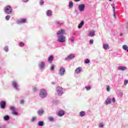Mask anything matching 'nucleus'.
<instances>
[{
    "mask_svg": "<svg viewBox=\"0 0 128 128\" xmlns=\"http://www.w3.org/2000/svg\"><path fill=\"white\" fill-rule=\"evenodd\" d=\"M57 36H58L57 40L58 42H66V36H64V29H61L56 32Z\"/></svg>",
    "mask_w": 128,
    "mask_h": 128,
    "instance_id": "1",
    "label": "nucleus"
},
{
    "mask_svg": "<svg viewBox=\"0 0 128 128\" xmlns=\"http://www.w3.org/2000/svg\"><path fill=\"white\" fill-rule=\"evenodd\" d=\"M4 12L6 14H10L12 12V6H8L4 8Z\"/></svg>",
    "mask_w": 128,
    "mask_h": 128,
    "instance_id": "2",
    "label": "nucleus"
},
{
    "mask_svg": "<svg viewBox=\"0 0 128 128\" xmlns=\"http://www.w3.org/2000/svg\"><path fill=\"white\" fill-rule=\"evenodd\" d=\"M39 96L41 98H46L48 96V92H46V90L45 89H42L40 91Z\"/></svg>",
    "mask_w": 128,
    "mask_h": 128,
    "instance_id": "3",
    "label": "nucleus"
},
{
    "mask_svg": "<svg viewBox=\"0 0 128 128\" xmlns=\"http://www.w3.org/2000/svg\"><path fill=\"white\" fill-rule=\"evenodd\" d=\"M56 92L58 94V95L59 96H62L64 92L62 91V88L60 86H58L56 88Z\"/></svg>",
    "mask_w": 128,
    "mask_h": 128,
    "instance_id": "4",
    "label": "nucleus"
},
{
    "mask_svg": "<svg viewBox=\"0 0 128 128\" xmlns=\"http://www.w3.org/2000/svg\"><path fill=\"white\" fill-rule=\"evenodd\" d=\"M58 74L60 76H64V74H66V68L64 67H60L58 72Z\"/></svg>",
    "mask_w": 128,
    "mask_h": 128,
    "instance_id": "5",
    "label": "nucleus"
},
{
    "mask_svg": "<svg viewBox=\"0 0 128 128\" xmlns=\"http://www.w3.org/2000/svg\"><path fill=\"white\" fill-rule=\"evenodd\" d=\"M12 86L16 90H18V91L20 90V88H18V83L16 82L12 81Z\"/></svg>",
    "mask_w": 128,
    "mask_h": 128,
    "instance_id": "6",
    "label": "nucleus"
},
{
    "mask_svg": "<svg viewBox=\"0 0 128 128\" xmlns=\"http://www.w3.org/2000/svg\"><path fill=\"white\" fill-rule=\"evenodd\" d=\"M76 58L74 54H71L65 58V60H70Z\"/></svg>",
    "mask_w": 128,
    "mask_h": 128,
    "instance_id": "7",
    "label": "nucleus"
},
{
    "mask_svg": "<svg viewBox=\"0 0 128 128\" xmlns=\"http://www.w3.org/2000/svg\"><path fill=\"white\" fill-rule=\"evenodd\" d=\"M0 108L2 110H4L6 108V102L4 100H2L0 102Z\"/></svg>",
    "mask_w": 128,
    "mask_h": 128,
    "instance_id": "8",
    "label": "nucleus"
},
{
    "mask_svg": "<svg viewBox=\"0 0 128 128\" xmlns=\"http://www.w3.org/2000/svg\"><path fill=\"white\" fill-rule=\"evenodd\" d=\"M10 110L12 111V114L14 116H18V112H16V107L12 106L10 107Z\"/></svg>",
    "mask_w": 128,
    "mask_h": 128,
    "instance_id": "9",
    "label": "nucleus"
},
{
    "mask_svg": "<svg viewBox=\"0 0 128 128\" xmlns=\"http://www.w3.org/2000/svg\"><path fill=\"white\" fill-rule=\"evenodd\" d=\"M86 8V5L84 4H80L78 6V8L80 12H84V8Z\"/></svg>",
    "mask_w": 128,
    "mask_h": 128,
    "instance_id": "10",
    "label": "nucleus"
},
{
    "mask_svg": "<svg viewBox=\"0 0 128 128\" xmlns=\"http://www.w3.org/2000/svg\"><path fill=\"white\" fill-rule=\"evenodd\" d=\"M26 22V19L22 18L20 20L17 21L16 24H24Z\"/></svg>",
    "mask_w": 128,
    "mask_h": 128,
    "instance_id": "11",
    "label": "nucleus"
},
{
    "mask_svg": "<svg viewBox=\"0 0 128 128\" xmlns=\"http://www.w3.org/2000/svg\"><path fill=\"white\" fill-rule=\"evenodd\" d=\"M58 116H64L66 114V112L64 110H60L58 113Z\"/></svg>",
    "mask_w": 128,
    "mask_h": 128,
    "instance_id": "12",
    "label": "nucleus"
},
{
    "mask_svg": "<svg viewBox=\"0 0 128 128\" xmlns=\"http://www.w3.org/2000/svg\"><path fill=\"white\" fill-rule=\"evenodd\" d=\"M111 6L113 8L114 16L115 18H116V8L114 7V4H112Z\"/></svg>",
    "mask_w": 128,
    "mask_h": 128,
    "instance_id": "13",
    "label": "nucleus"
},
{
    "mask_svg": "<svg viewBox=\"0 0 128 128\" xmlns=\"http://www.w3.org/2000/svg\"><path fill=\"white\" fill-rule=\"evenodd\" d=\"M46 66V63L44 62H40L38 64L40 68H44Z\"/></svg>",
    "mask_w": 128,
    "mask_h": 128,
    "instance_id": "14",
    "label": "nucleus"
},
{
    "mask_svg": "<svg viewBox=\"0 0 128 128\" xmlns=\"http://www.w3.org/2000/svg\"><path fill=\"white\" fill-rule=\"evenodd\" d=\"M54 56L50 55L48 58V62L52 64V61L54 60Z\"/></svg>",
    "mask_w": 128,
    "mask_h": 128,
    "instance_id": "15",
    "label": "nucleus"
},
{
    "mask_svg": "<svg viewBox=\"0 0 128 128\" xmlns=\"http://www.w3.org/2000/svg\"><path fill=\"white\" fill-rule=\"evenodd\" d=\"M44 111L42 109H40V110H38V111L37 112V114H38V116H40L44 114Z\"/></svg>",
    "mask_w": 128,
    "mask_h": 128,
    "instance_id": "16",
    "label": "nucleus"
},
{
    "mask_svg": "<svg viewBox=\"0 0 128 128\" xmlns=\"http://www.w3.org/2000/svg\"><path fill=\"white\" fill-rule=\"evenodd\" d=\"M82 72V68L78 67L76 70H75L74 72L76 74H80V72Z\"/></svg>",
    "mask_w": 128,
    "mask_h": 128,
    "instance_id": "17",
    "label": "nucleus"
},
{
    "mask_svg": "<svg viewBox=\"0 0 128 128\" xmlns=\"http://www.w3.org/2000/svg\"><path fill=\"white\" fill-rule=\"evenodd\" d=\"M112 104V98H108L106 100V106H108V104Z\"/></svg>",
    "mask_w": 128,
    "mask_h": 128,
    "instance_id": "18",
    "label": "nucleus"
},
{
    "mask_svg": "<svg viewBox=\"0 0 128 128\" xmlns=\"http://www.w3.org/2000/svg\"><path fill=\"white\" fill-rule=\"evenodd\" d=\"M10 120V116L5 115L4 116V122H8V120Z\"/></svg>",
    "mask_w": 128,
    "mask_h": 128,
    "instance_id": "19",
    "label": "nucleus"
},
{
    "mask_svg": "<svg viewBox=\"0 0 128 128\" xmlns=\"http://www.w3.org/2000/svg\"><path fill=\"white\" fill-rule=\"evenodd\" d=\"M88 36H96V32H94V30H92L90 32V33L88 34Z\"/></svg>",
    "mask_w": 128,
    "mask_h": 128,
    "instance_id": "20",
    "label": "nucleus"
},
{
    "mask_svg": "<svg viewBox=\"0 0 128 128\" xmlns=\"http://www.w3.org/2000/svg\"><path fill=\"white\" fill-rule=\"evenodd\" d=\"M118 70H126V67L124 66H120L118 68Z\"/></svg>",
    "mask_w": 128,
    "mask_h": 128,
    "instance_id": "21",
    "label": "nucleus"
},
{
    "mask_svg": "<svg viewBox=\"0 0 128 128\" xmlns=\"http://www.w3.org/2000/svg\"><path fill=\"white\" fill-rule=\"evenodd\" d=\"M84 24V21L82 20L78 25V28H82V26Z\"/></svg>",
    "mask_w": 128,
    "mask_h": 128,
    "instance_id": "22",
    "label": "nucleus"
},
{
    "mask_svg": "<svg viewBox=\"0 0 128 128\" xmlns=\"http://www.w3.org/2000/svg\"><path fill=\"white\" fill-rule=\"evenodd\" d=\"M103 48H104L105 50H110V46L108 44H103Z\"/></svg>",
    "mask_w": 128,
    "mask_h": 128,
    "instance_id": "23",
    "label": "nucleus"
},
{
    "mask_svg": "<svg viewBox=\"0 0 128 128\" xmlns=\"http://www.w3.org/2000/svg\"><path fill=\"white\" fill-rule=\"evenodd\" d=\"M44 121H39L38 124V126H44Z\"/></svg>",
    "mask_w": 128,
    "mask_h": 128,
    "instance_id": "24",
    "label": "nucleus"
},
{
    "mask_svg": "<svg viewBox=\"0 0 128 128\" xmlns=\"http://www.w3.org/2000/svg\"><path fill=\"white\" fill-rule=\"evenodd\" d=\"M68 6L70 8H72L74 6V2H72V1H70L69 2Z\"/></svg>",
    "mask_w": 128,
    "mask_h": 128,
    "instance_id": "25",
    "label": "nucleus"
},
{
    "mask_svg": "<svg viewBox=\"0 0 128 128\" xmlns=\"http://www.w3.org/2000/svg\"><path fill=\"white\" fill-rule=\"evenodd\" d=\"M80 116H86V112L84 111H81L80 113Z\"/></svg>",
    "mask_w": 128,
    "mask_h": 128,
    "instance_id": "26",
    "label": "nucleus"
},
{
    "mask_svg": "<svg viewBox=\"0 0 128 128\" xmlns=\"http://www.w3.org/2000/svg\"><path fill=\"white\" fill-rule=\"evenodd\" d=\"M122 48L124 50H126L127 52H128V46L126 45H124L122 46Z\"/></svg>",
    "mask_w": 128,
    "mask_h": 128,
    "instance_id": "27",
    "label": "nucleus"
},
{
    "mask_svg": "<svg viewBox=\"0 0 128 128\" xmlns=\"http://www.w3.org/2000/svg\"><path fill=\"white\" fill-rule=\"evenodd\" d=\"M55 24H56L57 26H62V24H64V23H61L58 21H56L55 22Z\"/></svg>",
    "mask_w": 128,
    "mask_h": 128,
    "instance_id": "28",
    "label": "nucleus"
},
{
    "mask_svg": "<svg viewBox=\"0 0 128 128\" xmlns=\"http://www.w3.org/2000/svg\"><path fill=\"white\" fill-rule=\"evenodd\" d=\"M46 14L48 16H52V12L50 10H47Z\"/></svg>",
    "mask_w": 128,
    "mask_h": 128,
    "instance_id": "29",
    "label": "nucleus"
},
{
    "mask_svg": "<svg viewBox=\"0 0 128 128\" xmlns=\"http://www.w3.org/2000/svg\"><path fill=\"white\" fill-rule=\"evenodd\" d=\"M48 120L49 122H54V118H52V117H48Z\"/></svg>",
    "mask_w": 128,
    "mask_h": 128,
    "instance_id": "30",
    "label": "nucleus"
},
{
    "mask_svg": "<svg viewBox=\"0 0 128 128\" xmlns=\"http://www.w3.org/2000/svg\"><path fill=\"white\" fill-rule=\"evenodd\" d=\"M85 88H86V90H90L92 87L90 86H86Z\"/></svg>",
    "mask_w": 128,
    "mask_h": 128,
    "instance_id": "31",
    "label": "nucleus"
},
{
    "mask_svg": "<svg viewBox=\"0 0 128 128\" xmlns=\"http://www.w3.org/2000/svg\"><path fill=\"white\" fill-rule=\"evenodd\" d=\"M90 60L88 58H86L84 60V63L85 64H90Z\"/></svg>",
    "mask_w": 128,
    "mask_h": 128,
    "instance_id": "32",
    "label": "nucleus"
},
{
    "mask_svg": "<svg viewBox=\"0 0 128 128\" xmlns=\"http://www.w3.org/2000/svg\"><path fill=\"white\" fill-rule=\"evenodd\" d=\"M5 18L6 20H10V16L7 15L6 16Z\"/></svg>",
    "mask_w": 128,
    "mask_h": 128,
    "instance_id": "33",
    "label": "nucleus"
},
{
    "mask_svg": "<svg viewBox=\"0 0 128 128\" xmlns=\"http://www.w3.org/2000/svg\"><path fill=\"white\" fill-rule=\"evenodd\" d=\"M44 4V0H40V6H43Z\"/></svg>",
    "mask_w": 128,
    "mask_h": 128,
    "instance_id": "34",
    "label": "nucleus"
},
{
    "mask_svg": "<svg viewBox=\"0 0 128 128\" xmlns=\"http://www.w3.org/2000/svg\"><path fill=\"white\" fill-rule=\"evenodd\" d=\"M4 50L5 52H8V46H6L4 48Z\"/></svg>",
    "mask_w": 128,
    "mask_h": 128,
    "instance_id": "35",
    "label": "nucleus"
},
{
    "mask_svg": "<svg viewBox=\"0 0 128 128\" xmlns=\"http://www.w3.org/2000/svg\"><path fill=\"white\" fill-rule=\"evenodd\" d=\"M104 123H100L98 124V126L100 128H104Z\"/></svg>",
    "mask_w": 128,
    "mask_h": 128,
    "instance_id": "36",
    "label": "nucleus"
},
{
    "mask_svg": "<svg viewBox=\"0 0 128 128\" xmlns=\"http://www.w3.org/2000/svg\"><path fill=\"white\" fill-rule=\"evenodd\" d=\"M24 46V44L22 42H20L19 43V46L20 47H22Z\"/></svg>",
    "mask_w": 128,
    "mask_h": 128,
    "instance_id": "37",
    "label": "nucleus"
},
{
    "mask_svg": "<svg viewBox=\"0 0 128 128\" xmlns=\"http://www.w3.org/2000/svg\"><path fill=\"white\" fill-rule=\"evenodd\" d=\"M54 70V65L52 64L50 67V70Z\"/></svg>",
    "mask_w": 128,
    "mask_h": 128,
    "instance_id": "38",
    "label": "nucleus"
},
{
    "mask_svg": "<svg viewBox=\"0 0 128 128\" xmlns=\"http://www.w3.org/2000/svg\"><path fill=\"white\" fill-rule=\"evenodd\" d=\"M36 120V118L32 117V120H31V122H34V120Z\"/></svg>",
    "mask_w": 128,
    "mask_h": 128,
    "instance_id": "39",
    "label": "nucleus"
},
{
    "mask_svg": "<svg viewBox=\"0 0 128 128\" xmlns=\"http://www.w3.org/2000/svg\"><path fill=\"white\" fill-rule=\"evenodd\" d=\"M70 40L72 42H74V37H72Z\"/></svg>",
    "mask_w": 128,
    "mask_h": 128,
    "instance_id": "40",
    "label": "nucleus"
},
{
    "mask_svg": "<svg viewBox=\"0 0 128 128\" xmlns=\"http://www.w3.org/2000/svg\"><path fill=\"white\" fill-rule=\"evenodd\" d=\"M89 43L90 44H94V40L92 39L90 40Z\"/></svg>",
    "mask_w": 128,
    "mask_h": 128,
    "instance_id": "41",
    "label": "nucleus"
},
{
    "mask_svg": "<svg viewBox=\"0 0 128 128\" xmlns=\"http://www.w3.org/2000/svg\"><path fill=\"white\" fill-rule=\"evenodd\" d=\"M110 86H106L107 92H110Z\"/></svg>",
    "mask_w": 128,
    "mask_h": 128,
    "instance_id": "42",
    "label": "nucleus"
},
{
    "mask_svg": "<svg viewBox=\"0 0 128 128\" xmlns=\"http://www.w3.org/2000/svg\"><path fill=\"white\" fill-rule=\"evenodd\" d=\"M112 102H114H114H116V98H113L112 99Z\"/></svg>",
    "mask_w": 128,
    "mask_h": 128,
    "instance_id": "43",
    "label": "nucleus"
},
{
    "mask_svg": "<svg viewBox=\"0 0 128 128\" xmlns=\"http://www.w3.org/2000/svg\"><path fill=\"white\" fill-rule=\"evenodd\" d=\"M128 84V80H125L124 81V84L126 86V84Z\"/></svg>",
    "mask_w": 128,
    "mask_h": 128,
    "instance_id": "44",
    "label": "nucleus"
},
{
    "mask_svg": "<svg viewBox=\"0 0 128 128\" xmlns=\"http://www.w3.org/2000/svg\"><path fill=\"white\" fill-rule=\"evenodd\" d=\"M118 95L120 96V98H122V92H119Z\"/></svg>",
    "mask_w": 128,
    "mask_h": 128,
    "instance_id": "45",
    "label": "nucleus"
},
{
    "mask_svg": "<svg viewBox=\"0 0 128 128\" xmlns=\"http://www.w3.org/2000/svg\"><path fill=\"white\" fill-rule=\"evenodd\" d=\"M33 90L34 92H38V88H36V87L34 88H33Z\"/></svg>",
    "mask_w": 128,
    "mask_h": 128,
    "instance_id": "46",
    "label": "nucleus"
},
{
    "mask_svg": "<svg viewBox=\"0 0 128 128\" xmlns=\"http://www.w3.org/2000/svg\"><path fill=\"white\" fill-rule=\"evenodd\" d=\"M28 2V0H22V2Z\"/></svg>",
    "mask_w": 128,
    "mask_h": 128,
    "instance_id": "47",
    "label": "nucleus"
},
{
    "mask_svg": "<svg viewBox=\"0 0 128 128\" xmlns=\"http://www.w3.org/2000/svg\"><path fill=\"white\" fill-rule=\"evenodd\" d=\"M24 100H20V104H24Z\"/></svg>",
    "mask_w": 128,
    "mask_h": 128,
    "instance_id": "48",
    "label": "nucleus"
},
{
    "mask_svg": "<svg viewBox=\"0 0 128 128\" xmlns=\"http://www.w3.org/2000/svg\"><path fill=\"white\" fill-rule=\"evenodd\" d=\"M74 0V2H80V0Z\"/></svg>",
    "mask_w": 128,
    "mask_h": 128,
    "instance_id": "49",
    "label": "nucleus"
},
{
    "mask_svg": "<svg viewBox=\"0 0 128 128\" xmlns=\"http://www.w3.org/2000/svg\"><path fill=\"white\" fill-rule=\"evenodd\" d=\"M122 36V33H120V36Z\"/></svg>",
    "mask_w": 128,
    "mask_h": 128,
    "instance_id": "50",
    "label": "nucleus"
},
{
    "mask_svg": "<svg viewBox=\"0 0 128 128\" xmlns=\"http://www.w3.org/2000/svg\"><path fill=\"white\" fill-rule=\"evenodd\" d=\"M126 26H126V28H128V23H126Z\"/></svg>",
    "mask_w": 128,
    "mask_h": 128,
    "instance_id": "51",
    "label": "nucleus"
},
{
    "mask_svg": "<svg viewBox=\"0 0 128 128\" xmlns=\"http://www.w3.org/2000/svg\"><path fill=\"white\" fill-rule=\"evenodd\" d=\"M52 84H56L54 83V82H52Z\"/></svg>",
    "mask_w": 128,
    "mask_h": 128,
    "instance_id": "52",
    "label": "nucleus"
},
{
    "mask_svg": "<svg viewBox=\"0 0 128 128\" xmlns=\"http://www.w3.org/2000/svg\"><path fill=\"white\" fill-rule=\"evenodd\" d=\"M109 2H112V0H108Z\"/></svg>",
    "mask_w": 128,
    "mask_h": 128,
    "instance_id": "53",
    "label": "nucleus"
}]
</instances>
